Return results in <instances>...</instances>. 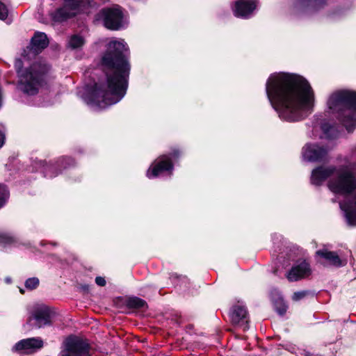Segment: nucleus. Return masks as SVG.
<instances>
[{
    "label": "nucleus",
    "instance_id": "39448f33",
    "mask_svg": "<svg viewBox=\"0 0 356 356\" xmlns=\"http://www.w3.org/2000/svg\"><path fill=\"white\" fill-rule=\"evenodd\" d=\"M49 67L40 63H34L29 70L21 73L18 70L19 81L18 88L28 95H35L42 86L43 75L48 71Z\"/></svg>",
    "mask_w": 356,
    "mask_h": 356
},
{
    "label": "nucleus",
    "instance_id": "393cba45",
    "mask_svg": "<svg viewBox=\"0 0 356 356\" xmlns=\"http://www.w3.org/2000/svg\"><path fill=\"white\" fill-rule=\"evenodd\" d=\"M277 312L280 315H284L287 309V306L282 299L277 300L275 305Z\"/></svg>",
    "mask_w": 356,
    "mask_h": 356
},
{
    "label": "nucleus",
    "instance_id": "c85d7f7f",
    "mask_svg": "<svg viewBox=\"0 0 356 356\" xmlns=\"http://www.w3.org/2000/svg\"><path fill=\"white\" fill-rule=\"evenodd\" d=\"M53 168L54 167L51 166V165H48L45 168V175H44L45 177L51 178V177H54L57 175V174H51V173H50V171L53 169Z\"/></svg>",
    "mask_w": 356,
    "mask_h": 356
},
{
    "label": "nucleus",
    "instance_id": "a878e982",
    "mask_svg": "<svg viewBox=\"0 0 356 356\" xmlns=\"http://www.w3.org/2000/svg\"><path fill=\"white\" fill-rule=\"evenodd\" d=\"M8 9L6 6L1 2H0V19L4 20L8 16Z\"/></svg>",
    "mask_w": 356,
    "mask_h": 356
},
{
    "label": "nucleus",
    "instance_id": "7c9ffc66",
    "mask_svg": "<svg viewBox=\"0 0 356 356\" xmlns=\"http://www.w3.org/2000/svg\"><path fill=\"white\" fill-rule=\"evenodd\" d=\"M5 136L1 131H0V147H1L4 143Z\"/></svg>",
    "mask_w": 356,
    "mask_h": 356
},
{
    "label": "nucleus",
    "instance_id": "ddd939ff",
    "mask_svg": "<svg viewBox=\"0 0 356 356\" xmlns=\"http://www.w3.org/2000/svg\"><path fill=\"white\" fill-rule=\"evenodd\" d=\"M257 6V2L254 0H238L234 3L233 12L238 17L248 18Z\"/></svg>",
    "mask_w": 356,
    "mask_h": 356
},
{
    "label": "nucleus",
    "instance_id": "6e6552de",
    "mask_svg": "<svg viewBox=\"0 0 356 356\" xmlns=\"http://www.w3.org/2000/svg\"><path fill=\"white\" fill-rule=\"evenodd\" d=\"M89 345L85 341L75 337H68L64 342L61 356H89Z\"/></svg>",
    "mask_w": 356,
    "mask_h": 356
},
{
    "label": "nucleus",
    "instance_id": "dca6fc26",
    "mask_svg": "<svg viewBox=\"0 0 356 356\" xmlns=\"http://www.w3.org/2000/svg\"><path fill=\"white\" fill-rule=\"evenodd\" d=\"M49 40L45 33L38 32L35 33L31 39L29 51L33 55H36L41 52L42 49L48 46Z\"/></svg>",
    "mask_w": 356,
    "mask_h": 356
},
{
    "label": "nucleus",
    "instance_id": "f3484780",
    "mask_svg": "<svg viewBox=\"0 0 356 356\" xmlns=\"http://www.w3.org/2000/svg\"><path fill=\"white\" fill-rule=\"evenodd\" d=\"M316 254L325 259L330 265L336 267L343 266L347 264L346 259H341L337 252L329 251L326 249L318 250Z\"/></svg>",
    "mask_w": 356,
    "mask_h": 356
},
{
    "label": "nucleus",
    "instance_id": "423d86ee",
    "mask_svg": "<svg viewBox=\"0 0 356 356\" xmlns=\"http://www.w3.org/2000/svg\"><path fill=\"white\" fill-rule=\"evenodd\" d=\"M92 6L90 0H64L63 6L52 13V19L61 22L77 14L90 13Z\"/></svg>",
    "mask_w": 356,
    "mask_h": 356
},
{
    "label": "nucleus",
    "instance_id": "7ed1b4c3",
    "mask_svg": "<svg viewBox=\"0 0 356 356\" xmlns=\"http://www.w3.org/2000/svg\"><path fill=\"white\" fill-rule=\"evenodd\" d=\"M332 175L327 184L329 189L336 194L349 195L356 189V177L346 166L337 168L334 166L319 167L312 171L311 182L320 185Z\"/></svg>",
    "mask_w": 356,
    "mask_h": 356
},
{
    "label": "nucleus",
    "instance_id": "4468645a",
    "mask_svg": "<svg viewBox=\"0 0 356 356\" xmlns=\"http://www.w3.org/2000/svg\"><path fill=\"white\" fill-rule=\"evenodd\" d=\"M230 318L234 325L242 327L244 331L249 328L248 312L245 307L234 306L231 312Z\"/></svg>",
    "mask_w": 356,
    "mask_h": 356
},
{
    "label": "nucleus",
    "instance_id": "f704fd0d",
    "mask_svg": "<svg viewBox=\"0 0 356 356\" xmlns=\"http://www.w3.org/2000/svg\"><path fill=\"white\" fill-rule=\"evenodd\" d=\"M306 356H309V355H308V353H307V354H306Z\"/></svg>",
    "mask_w": 356,
    "mask_h": 356
},
{
    "label": "nucleus",
    "instance_id": "cd10ccee",
    "mask_svg": "<svg viewBox=\"0 0 356 356\" xmlns=\"http://www.w3.org/2000/svg\"><path fill=\"white\" fill-rule=\"evenodd\" d=\"M13 241L11 236L8 235H0V245L10 244Z\"/></svg>",
    "mask_w": 356,
    "mask_h": 356
},
{
    "label": "nucleus",
    "instance_id": "bb28decb",
    "mask_svg": "<svg viewBox=\"0 0 356 356\" xmlns=\"http://www.w3.org/2000/svg\"><path fill=\"white\" fill-rule=\"evenodd\" d=\"M307 293L308 292L306 291L295 292L292 296V299L294 301H298L305 298Z\"/></svg>",
    "mask_w": 356,
    "mask_h": 356
},
{
    "label": "nucleus",
    "instance_id": "9d476101",
    "mask_svg": "<svg viewBox=\"0 0 356 356\" xmlns=\"http://www.w3.org/2000/svg\"><path fill=\"white\" fill-rule=\"evenodd\" d=\"M328 150L317 144H306L302 150L304 160L309 162H319L325 159Z\"/></svg>",
    "mask_w": 356,
    "mask_h": 356
},
{
    "label": "nucleus",
    "instance_id": "f257e3e1",
    "mask_svg": "<svg viewBox=\"0 0 356 356\" xmlns=\"http://www.w3.org/2000/svg\"><path fill=\"white\" fill-rule=\"evenodd\" d=\"M129 49L123 40H112L102 56L101 66L104 77L86 90L83 97L94 110L106 108L119 102L128 87L130 65L127 60Z\"/></svg>",
    "mask_w": 356,
    "mask_h": 356
},
{
    "label": "nucleus",
    "instance_id": "5701e85b",
    "mask_svg": "<svg viewBox=\"0 0 356 356\" xmlns=\"http://www.w3.org/2000/svg\"><path fill=\"white\" fill-rule=\"evenodd\" d=\"M317 4V0H298L295 6L297 8H304L308 6H315Z\"/></svg>",
    "mask_w": 356,
    "mask_h": 356
},
{
    "label": "nucleus",
    "instance_id": "2eb2a0df",
    "mask_svg": "<svg viewBox=\"0 0 356 356\" xmlns=\"http://www.w3.org/2000/svg\"><path fill=\"white\" fill-rule=\"evenodd\" d=\"M310 274L311 269L309 264L306 261H302L291 268L286 277L290 282H296L308 277Z\"/></svg>",
    "mask_w": 356,
    "mask_h": 356
},
{
    "label": "nucleus",
    "instance_id": "473e14b6",
    "mask_svg": "<svg viewBox=\"0 0 356 356\" xmlns=\"http://www.w3.org/2000/svg\"><path fill=\"white\" fill-rule=\"evenodd\" d=\"M63 160H70V158H63Z\"/></svg>",
    "mask_w": 356,
    "mask_h": 356
},
{
    "label": "nucleus",
    "instance_id": "6ab92c4d",
    "mask_svg": "<svg viewBox=\"0 0 356 356\" xmlns=\"http://www.w3.org/2000/svg\"><path fill=\"white\" fill-rule=\"evenodd\" d=\"M83 38L79 35H72L68 41V47L72 49H79L84 44Z\"/></svg>",
    "mask_w": 356,
    "mask_h": 356
},
{
    "label": "nucleus",
    "instance_id": "72a5a7b5",
    "mask_svg": "<svg viewBox=\"0 0 356 356\" xmlns=\"http://www.w3.org/2000/svg\"><path fill=\"white\" fill-rule=\"evenodd\" d=\"M6 282H10V279H8V278H7V279H6Z\"/></svg>",
    "mask_w": 356,
    "mask_h": 356
},
{
    "label": "nucleus",
    "instance_id": "b1692460",
    "mask_svg": "<svg viewBox=\"0 0 356 356\" xmlns=\"http://www.w3.org/2000/svg\"><path fill=\"white\" fill-rule=\"evenodd\" d=\"M39 285V280L37 277H31L25 282V286L29 290L35 289Z\"/></svg>",
    "mask_w": 356,
    "mask_h": 356
},
{
    "label": "nucleus",
    "instance_id": "4be33fe9",
    "mask_svg": "<svg viewBox=\"0 0 356 356\" xmlns=\"http://www.w3.org/2000/svg\"><path fill=\"white\" fill-rule=\"evenodd\" d=\"M8 197L9 193L7 188L3 184H0V209L5 205Z\"/></svg>",
    "mask_w": 356,
    "mask_h": 356
},
{
    "label": "nucleus",
    "instance_id": "c756f323",
    "mask_svg": "<svg viewBox=\"0 0 356 356\" xmlns=\"http://www.w3.org/2000/svg\"><path fill=\"white\" fill-rule=\"evenodd\" d=\"M95 282L97 285L104 286L106 284V280L102 277H97L95 278Z\"/></svg>",
    "mask_w": 356,
    "mask_h": 356
},
{
    "label": "nucleus",
    "instance_id": "412c9836",
    "mask_svg": "<svg viewBox=\"0 0 356 356\" xmlns=\"http://www.w3.org/2000/svg\"><path fill=\"white\" fill-rule=\"evenodd\" d=\"M127 305L130 308H143L146 305L145 300L137 297L130 298L127 300Z\"/></svg>",
    "mask_w": 356,
    "mask_h": 356
},
{
    "label": "nucleus",
    "instance_id": "1a4fd4ad",
    "mask_svg": "<svg viewBox=\"0 0 356 356\" xmlns=\"http://www.w3.org/2000/svg\"><path fill=\"white\" fill-rule=\"evenodd\" d=\"M177 156V152H174L169 155H163L159 157L154 163L151 165L147 172V177L149 179L154 178L160 175L162 172L168 171L172 174L173 165L172 163V157Z\"/></svg>",
    "mask_w": 356,
    "mask_h": 356
},
{
    "label": "nucleus",
    "instance_id": "f8f14e48",
    "mask_svg": "<svg viewBox=\"0 0 356 356\" xmlns=\"http://www.w3.org/2000/svg\"><path fill=\"white\" fill-rule=\"evenodd\" d=\"M43 346V341L39 337L22 339L13 348V350L21 354H31Z\"/></svg>",
    "mask_w": 356,
    "mask_h": 356
},
{
    "label": "nucleus",
    "instance_id": "aec40b11",
    "mask_svg": "<svg viewBox=\"0 0 356 356\" xmlns=\"http://www.w3.org/2000/svg\"><path fill=\"white\" fill-rule=\"evenodd\" d=\"M321 129L325 138H333L338 136V131L334 126H331L327 123H324L322 124Z\"/></svg>",
    "mask_w": 356,
    "mask_h": 356
},
{
    "label": "nucleus",
    "instance_id": "a211bd4d",
    "mask_svg": "<svg viewBox=\"0 0 356 356\" xmlns=\"http://www.w3.org/2000/svg\"><path fill=\"white\" fill-rule=\"evenodd\" d=\"M339 206L341 210H343L345 213V216L348 225L356 226V193L355 194L351 202L349 204L346 203H340Z\"/></svg>",
    "mask_w": 356,
    "mask_h": 356
},
{
    "label": "nucleus",
    "instance_id": "f03ea898",
    "mask_svg": "<svg viewBox=\"0 0 356 356\" xmlns=\"http://www.w3.org/2000/svg\"><path fill=\"white\" fill-rule=\"evenodd\" d=\"M266 92L272 106L283 120H301L314 110V91L301 76L283 72L273 74L267 80Z\"/></svg>",
    "mask_w": 356,
    "mask_h": 356
},
{
    "label": "nucleus",
    "instance_id": "2f4dec72",
    "mask_svg": "<svg viewBox=\"0 0 356 356\" xmlns=\"http://www.w3.org/2000/svg\"><path fill=\"white\" fill-rule=\"evenodd\" d=\"M21 65H22V62H21V60H16V63H15V67H16L17 68H19Z\"/></svg>",
    "mask_w": 356,
    "mask_h": 356
},
{
    "label": "nucleus",
    "instance_id": "9b49d317",
    "mask_svg": "<svg viewBox=\"0 0 356 356\" xmlns=\"http://www.w3.org/2000/svg\"><path fill=\"white\" fill-rule=\"evenodd\" d=\"M38 328L42 327L51 324V311L45 305L37 306L31 316L29 318V322Z\"/></svg>",
    "mask_w": 356,
    "mask_h": 356
},
{
    "label": "nucleus",
    "instance_id": "0eeeda50",
    "mask_svg": "<svg viewBox=\"0 0 356 356\" xmlns=\"http://www.w3.org/2000/svg\"><path fill=\"white\" fill-rule=\"evenodd\" d=\"M106 28L118 30L125 24V19L121 8L118 6L102 9L98 14Z\"/></svg>",
    "mask_w": 356,
    "mask_h": 356
},
{
    "label": "nucleus",
    "instance_id": "20e7f679",
    "mask_svg": "<svg viewBox=\"0 0 356 356\" xmlns=\"http://www.w3.org/2000/svg\"><path fill=\"white\" fill-rule=\"evenodd\" d=\"M327 107L348 132L356 128V92L349 90L333 92L327 100Z\"/></svg>",
    "mask_w": 356,
    "mask_h": 356
}]
</instances>
